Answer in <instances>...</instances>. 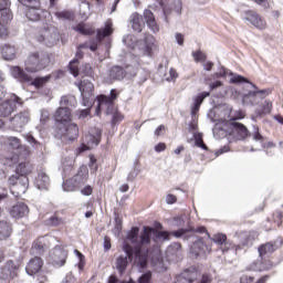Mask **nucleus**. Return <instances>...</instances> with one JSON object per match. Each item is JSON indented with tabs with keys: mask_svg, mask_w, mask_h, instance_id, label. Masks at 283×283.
<instances>
[{
	"mask_svg": "<svg viewBox=\"0 0 283 283\" xmlns=\"http://www.w3.org/2000/svg\"><path fill=\"white\" fill-rule=\"evenodd\" d=\"M190 251L192 255H202L207 251V245L202 239H199L191 245Z\"/></svg>",
	"mask_w": 283,
	"mask_h": 283,
	"instance_id": "obj_34",
	"label": "nucleus"
},
{
	"mask_svg": "<svg viewBox=\"0 0 283 283\" xmlns=\"http://www.w3.org/2000/svg\"><path fill=\"white\" fill-rule=\"evenodd\" d=\"M269 94H271V91L269 88L260 91H250L248 94L243 96V101H249V98H251L252 101H255V98L262 101V98H266Z\"/></svg>",
	"mask_w": 283,
	"mask_h": 283,
	"instance_id": "obj_31",
	"label": "nucleus"
},
{
	"mask_svg": "<svg viewBox=\"0 0 283 283\" xmlns=\"http://www.w3.org/2000/svg\"><path fill=\"white\" fill-rule=\"evenodd\" d=\"M9 146L12 147V149H21V139L18 137H9L8 138Z\"/></svg>",
	"mask_w": 283,
	"mask_h": 283,
	"instance_id": "obj_52",
	"label": "nucleus"
},
{
	"mask_svg": "<svg viewBox=\"0 0 283 283\" xmlns=\"http://www.w3.org/2000/svg\"><path fill=\"white\" fill-rule=\"evenodd\" d=\"M3 4L0 7V23H9L12 19V11L10 10V0H2Z\"/></svg>",
	"mask_w": 283,
	"mask_h": 283,
	"instance_id": "obj_23",
	"label": "nucleus"
},
{
	"mask_svg": "<svg viewBox=\"0 0 283 283\" xmlns=\"http://www.w3.org/2000/svg\"><path fill=\"white\" fill-rule=\"evenodd\" d=\"M76 63H78V61L73 60L69 64V70L71 72V74H73V76H76L78 74V64H76Z\"/></svg>",
	"mask_w": 283,
	"mask_h": 283,
	"instance_id": "obj_53",
	"label": "nucleus"
},
{
	"mask_svg": "<svg viewBox=\"0 0 283 283\" xmlns=\"http://www.w3.org/2000/svg\"><path fill=\"white\" fill-rule=\"evenodd\" d=\"M101 129L95 128L92 132L88 133V135H85L84 143L78 148L81 153L87 151L88 149H93V147H96L98 143H101Z\"/></svg>",
	"mask_w": 283,
	"mask_h": 283,
	"instance_id": "obj_10",
	"label": "nucleus"
},
{
	"mask_svg": "<svg viewBox=\"0 0 283 283\" xmlns=\"http://www.w3.org/2000/svg\"><path fill=\"white\" fill-rule=\"evenodd\" d=\"M9 185H11V193L15 196V198H21L28 191V187L30 185V180L28 176H11L9 178Z\"/></svg>",
	"mask_w": 283,
	"mask_h": 283,
	"instance_id": "obj_5",
	"label": "nucleus"
},
{
	"mask_svg": "<svg viewBox=\"0 0 283 283\" xmlns=\"http://www.w3.org/2000/svg\"><path fill=\"white\" fill-rule=\"evenodd\" d=\"M55 17H57L60 21H72L74 13L72 11H59L55 13Z\"/></svg>",
	"mask_w": 283,
	"mask_h": 283,
	"instance_id": "obj_42",
	"label": "nucleus"
},
{
	"mask_svg": "<svg viewBox=\"0 0 283 283\" xmlns=\"http://www.w3.org/2000/svg\"><path fill=\"white\" fill-rule=\"evenodd\" d=\"M8 36V27L0 22V39H6Z\"/></svg>",
	"mask_w": 283,
	"mask_h": 283,
	"instance_id": "obj_60",
	"label": "nucleus"
},
{
	"mask_svg": "<svg viewBox=\"0 0 283 283\" xmlns=\"http://www.w3.org/2000/svg\"><path fill=\"white\" fill-rule=\"evenodd\" d=\"M145 46L148 53L151 52V50H155L157 48L156 45V39L153 35H147L145 38Z\"/></svg>",
	"mask_w": 283,
	"mask_h": 283,
	"instance_id": "obj_41",
	"label": "nucleus"
},
{
	"mask_svg": "<svg viewBox=\"0 0 283 283\" xmlns=\"http://www.w3.org/2000/svg\"><path fill=\"white\" fill-rule=\"evenodd\" d=\"M24 138H25L27 143H29L33 147H39L40 144L36 140V138H34V136H32V134H25Z\"/></svg>",
	"mask_w": 283,
	"mask_h": 283,
	"instance_id": "obj_55",
	"label": "nucleus"
},
{
	"mask_svg": "<svg viewBox=\"0 0 283 283\" xmlns=\"http://www.w3.org/2000/svg\"><path fill=\"white\" fill-rule=\"evenodd\" d=\"M12 233V226L8 221H0V240L10 238Z\"/></svg>",
	"mask_w": 283,
	"mask_h": 283,
	"instance_id": "obj_37",
	"label": "nucleus"
},
{
	"mask_svg": "<svg viewBox=\"0 0 283 283\" xmlns=\"http://www.w3.org/2000/svg\"><path fill=\"white\" fill-rule=\"evenodd\" d=\"M19 269V264H15L14 261H8L2 268V273L7 277H14L17 275V270Z\"/></svg>",
	"mask_w": 283,
	"mask_h": 283,
	"instance_id": "obj_32",
	"label": "nucleus"
},
{
	"mask_svg": "<svg viewBox=\"0 0 283 283\" xmlns=\"http://www.w3.org/2000/svg\"><path fill=\"white\" fill-rule=\"evenodd\" d=\"M240 283H253V276L243 275L240 279Z\"/></svg>",
	"mask_w": 283,
	"mask_h": 283,
	"instance_id": "obj_64",
	"label": "nucleus"
},
{
	"mask_svg": "<svg viewBox=\"0 0 283 283\" xmlns=\"http://www.w3.org/2000/svg\"><path fill=\"white\" fill-rule=\"evenodd\" d=\"M230 83L233 84H238V83H249L250 85H252V87L254 90H258V86H255V84L251 83L247 77L242 76V75H233L230 80Z\"/></svg>",
	"mask_w": 283,
	"mask_h": 283,
	"instance_id": "obj_40",
	"label": "nucleus"
},
{
	"mask_svg": "<svg viewBox=\"0 0 283 283\" xmlns=\"http://www.w3.org/2000/svg\"><path fill=\"white\" fill-rule=\"evenodd\" d=\"M17 105H23V99L17 95H12L10 99L0 104V117L8 118L17 109Z\"/></svg>",
	"mask_w": 283,
	"mask_h": 283,
	"instance_id": "obj_8",
	"label": "nucleus"
},
{
	"mask_svg": "<svg viewBox=\"0 0 283 283\" xmlns=\"http://www.w3.org/2000/svg\"><path fill=\"white\" fill-rule=\"evenodd\" d=\"M139 231L140 230L138 228H132L127 232V237L123 244L124 253L115 258L114 266L120 274L125 273L127 270L132 255H134V266H137L138 269H146L147 258L149 254L146 247L149 244L151 238H155L159 242L169 240V233H167V231H158L149 227H144L143 233L138 237Z\"/></svg>",
	"mask_w": 283,
	"mask_h": 283,
	"instance_id": "obj_1",
	"label": "nucleus"
},
{
	"mask_svg": "<svg viewBox=\"0 0 283 283\" xmlns=\"http://www.w3.org/2000/svg\"><path fill=\"white\" fill-rule=\"evenodd\" d=\"M41 266H43V261L41 260V258L35 256L29 261L25 271L28 275H35V273H39V271H41Z\"/></svg>",
	"mask_w": 283,
	"mask_h": 283,
	"instance_id": "obj_25",
	"label": "nucleus"
},
{
	"mask_svg": "<svg viewBox=\"0 0 283 283\" xmlns=\"http://www.w3.org/2000/svg\"><path fill=\"white\" fill-rule=\"evenodd\" d=\"M1 53L4 61H14V59L17 57V49L10 44H6L2 48Z\"/></svg>",
	"mask_w": 283,
	"mask_h": 283,
	"instance_id": "obj_33",
	"label": "nucleus"
},
{
	"mask_svg": "<svg viewBox=\"0 0 283 283\" xmlns=\"http://www.w3.org/2000/svg\"><path fill=\"white\" fill-rule=\"evenodd\" d=\"M168 233V239L169 235H174V238H182V235H187V233H207V228L206 227H198L197 229H179L172 232H167Z\"/></svg>",
	"mask_w": 283,
	"mask_h": 283,
	"instance_id": "obj_24",
	"label": "nucleus"
},
{
	"mask_svg": "<svg viewBox=\"0 0 283 283\" xmlns=\"http://www.w3.org/2000/svg\"><path fill=\"white\" fill-rule=\"evenodd\" d=\"M36 39L40 43H46V45H54V43L59 41V31L54 25L48 24L39 32Z\"/></svg>",
	"mask_w": 283,
	"mask_h": 283,
	"instance_id": "obj_6",
	"label": "nucleus"
},
{
	"mask_svg": "<svg viewBox=\"0 0 283 283\" xmlns=\"http://www.w3.org/2000/svg\"><path fill=\"white\" fill-rule=\"evenodd\" d=\"M34 185L36 189L45 190L50 187V176L45 171H40L35 178Z\"/></svg>",
	"mask_w": 283,
	"mask_h": 283,
	"instance_id": "obj_26",
	"label": "nucleus"
},
{
	"mask_svg": "<svg viewBox=\"0 0 283 283\" xmlns=\"http://www.w3.org/2000/svg\"><path fill=\"white\" fill-rule=\"evenodd\" d=\"M94 189L92 188V186H85L82 190L81 193L82 196H92Z\"/></svg>",
	"mask_w": 283,
	"mask_h": 283,
	"instance_id": "obj_61",
	"label": "nucleus"
},
{
	"mask_svg": "<svg viewBox=\"0 0 283 283\" xmlns=\"http://www.w3.org/2000/svg\"><path fill=\"white\" fill-rule=\"evenodd\" d=\"M80 14L84 21L87 20V17H90V2L82 1Z\"/></svg>",
	"mask_w": 283,
	"mask_h": 283,
	"instance_id": "obj_44",
	"label": "nucleus"
},
{
	"mask_svg": "<svg viewBox=\"0 0 283 283\" xmlns=\"http://www.w3.org/2000/svg\"><path fill=\"white\" fill-rule=\"evenodd\" d=\"M50 78H52V75L35 77L34 80H32L31 77V82H29V85H33V87H35L36 90H41V87L50 83Z\"/></svg>",
	"mask_w": 283,
	"mask_h": 283,
	"instance_id": "obj_36",
	"label": "nucleus"
},
{
	"mask_svg": "<svg viewBox=\"0 0 283 283\" xmlns=\"http://www.w3.org/2000/svg\"><path fill=\"white\" fill-rule=\"evenodd\" d=\"M123 43L125 45H127L128 48L134 49V48H136V38L132 34H128L123 39Z\"/></svg>",
	"mask_w": 283,
	"mask_h": 283,
	"instance_id": "obj_50",
	"label": "nucleus"
},
{
	"mask_svg": "<svg viewBox=\"0 0 283 283\" xmlns=\"http://www.w3.org/2000/svg\"><path fill=\"white\" fill-rule=\"evenodd\" d=\"M10 74L13 78H17L20 83H32V76L25 73L20 66H11Z\"/></svg>",
	"mask_w": 283,
	"mask_h": 283,
	"instance_id": "obj_19",
	"label": "nucleus"
},
{
	"mask_svg": "<svg viewBox=\"0 0 283 283\" xmlns=\"http://www.w3.org/2000/svg\"><path fill=\"white\" fill-rule=\"evenodd\" d=\"M114 33V24L112 23V20H107L105 22L104 28H101L97 30V39L102 41L106 36H111V34Z\"/></svg>",
	"mask_w": 283,
	"mask_h": 283,
	"instance_id": "obj_30",
	"label": "nucleus"
},
{
	"mask_svg": "<svg viewBox=\"0 0 283 283\" xmlns=\"http://www.w3.org/2000/svg\"><path fill=\"white\" fill-rule=\"evenodd\" d=\"M150 281H151V272H150V271L144 273V274L138 279V283H149Z\"/></svg>",
	"mask_w": 283,
	"mask_h": 283,
	"instance_id": "obj_56",
	"label": "nucleus"
},
{
	"mask_svg": "<svg viewBox=\"0 0 283 283\" xmlns=\"http://www.w3.org/2000/svg\"><path fill=\"white\" fill-rule=\"evenodd\" d=\"M210 96L209 92H202L195 98V104L191 108L192 116H196L198 112L200 111V105H202L205 98H208Z\"/></svg>",
	"mask_w": 283,
	"mask_h": 283,
	"instance_id": "obj_35",
	"label": "nucleus"
},
{
	"mask_svg": "<svg viewBox=\"0 0 283 283\" xmlns=\"http://www.w3.org/2000/svg\"><path fill=\"white\" fill-rule=\"evenodd\" d=\"M52 264L55 266H64L67 260V251L56 247L51 255Z\"/></svg>",
	"mask_w": 283,
	"mask_h": 283,
	"instance_id": "obj_18",
	"label": "nucleus"
},
{
	"mask_svg": "<svg viewBox=\"0 0 283 283\" xmlns=\"http://www.w3.org/2000/svg\"><path fill=\"white\" fill-rule=\"evenodd\" d=\"M43 248H44L43 238L35 240L31 248V254L41 255V253H43Z\"/></svg>",
	"mask_w": 283,
	"mask_h": 283,
	"instance_id": "obj_38",
	"label": "nucleus"
},
{
	"mask_svg": "<svg viewBox=\"0 0 283 283\" xmlns=\"http://www.w3.org/2000/svg\"><path fill=\"white\" fill-rule=\"evenodd\" d=\"M74 254L80 260L77 264L80 271H83V269H85V255H83V253H81L78 250H74Z\"/></svg>",
	"mask_w": 283,
	"mask_h": 283,
	"instance_id": "obj_51",
	"label": "nucleus"
},
{
	"mask_svg": "<svg viewBox=\"0 0 283 283\" xmlns=\"http://www.w3.org/2000/svg\"><path fill=\"white\" fill-rule=\"evenodd\" d=\"M282 244V240L275 241L274 244L269 242L259 247V255L262 258L264 255H271L275 249Z\"/></svg>",
	"mask_w": 283,
	"mask_h": 283,
	"instance_id": "obj_29",
	"label": "nucleus"
},
{
	"mask_svg": "<svg viewBox=\"0 0 283 283\" xmlns=\"http://www.w3.org/2000/svg\"><path fill=\"white\" fill-rule=\"evenodd\" d=\"M63 223V219H60L59 217H51L48 220L49 227H59Z\"/></svg>",
	"mask_w": 283,
	"mask_h": 283,
	"instance_id": "obj_54",
	"label": "nucleus"
},
{
	"mask_svg": "<svg viewBox=\"0 0 283 283\" xmlns=\"http://www.w3.org/2000/svg\"><path fill=\"white\" fill-rule=\"evenodd\" d=\"M108 283H134V280L130 279L129 282H123V281L116 279V276H111L108 279Z\"/></svg>",
	"mask_w": 283,
	"mask_h": 283,
	"instance_id": "obj_63",
	"label": "nucleus"
},
{
	"mask_svg": "<svg viewBox=\"0 0 283 283\" xmlns=\"http://www.w3.org/2000/svg\"><path fill=\"white\" fill-rule=\"evenodd\" d=\"M237 238L241 247H249L258 238V233L253 231H241L237 233Z\"/></svg>",
	"mask_w": 283,
	"mask_h": 283,
	"instance_id": "obj_20",
	"label": "nucleus"
},
{
	"mask_svg": "<svg viewBox=\"0 0 283 283\" xmlns=\"http://www.w3.org/2000/svg\"><path fill=\"white\" fill-rule=\"evenodd\" d=\"M77 87L82 94L83 106L92 107V105H94V99H91L94 92V84L90 82V80H84L77 85Z\"/></svg>",
	"mask_w": 283,
	"mask_h": 283,
	"instance_id": "obj_9",
	"label": "nucleus"
},
{
	"mask_svg": "<svg viewBox=\"0 0 283 283\" xmlns=\"http://www.w3.org/2000/svg\"><path fill=\"white\" fill-rule=\"evenodd\" d=\"M63 191H75L78 186L73 181V179H69L62 185Z\"/></svg>",
	"mask_w": 283,
	"mask_h": 283,
	"instance_id": "obj_47",
	"label": "nucleus"
},
{
	"mask_svg": "<svg viewBox=\"0 0 283 283\" xmlns=\"http://www.w3.org/2000/svg\"><path fill=\"white\" fill-rule=\"evenodd\" d=\"M192 56L196 63H205V61H207V54L200 50L192 52Z\"/></svg>",
	"mask_w": 283,
	"mask_h": 283,
	"instance_id": "obj_49",
	"label": "nucleus"
},
{
	"mask_svg": "<svg viewBox=\"0 0 283 283\" xmlns=\"http://www.w3.org/2000/svg\"><path fill=\"white\" fill-rule=\"evenodd\" d=\"M87 178H90V171L87 170V167L82 166L77 174L71 179H73L75 186L81 187V185H85V182H87Z\"/></svg>",
	"mask_w": 283,
	"mask_h": 283,
	"instance_id": "obj_27",
	"label": "nucleus"
},
{
	"mask_svg": "<svg viewBox=\"0 0 283 283\" xmlns=\"http://www.w3.org/2000/svg\"><path fill=\"white\" fill-rule=\"evenodd\" d=\"M144 19H145V22L147 23L149 30H151V32H154L155 34L160 32V28L158 27V23L156 22V17L154 15V12L146 9L144 11Z\"/></svg>",
	"mask_w": 283,
	"mask_h": 283,
	"instance_id": "obj_22",
	"label": "nucleus"
},
{
	"mask_svg": "<svg viewBox=\"0 0 283 283\" xmlns=\"http://www.w3.org/2000/svg\"><path fill=\"white\" fill-rule=\"evenodd\" d=\"M272 108H273V103L265 101L263 103L262 114H271Z\"/></svg>",
	"mask_w": 283,
	"mask_h": 283,
	"instance_id": "obj_57",
	"label": "nucleus"
},
{
	"mask_svg": "<svg viewBox=\"0 0 283 283\" xmlns=\"http://www.w3.org/2000/svg\"><path fill=\"white\" fill-rule=\"evenodd\" d=\"M29 213H30V209L23 202L17 203L10 210V216L17 219L25 218V216H28Z\"/></svg>",
	"mask_w": 283,
	"mask_h": 283,
	"instance_id": "obj_21",
	"label": "nucleus"
},
{
	"mask_svg": "<svg viewBox=\"0 0 283 283\" xmlns=\"http://www.w3.org/2000/svg\"><path fill=\"white\" fill-rule=\"evenodd\" d=\"M211 240H212V242H214V244L222 247V244H227V234L217 233L211 238Z\"/></svg>",
	"mask_w": 283,
	"mask_h": 283,
	"instance_id": "obj_46",
	"label": "nucleus"
},
{
	"mask_svg": "<svg viewBox=\"0 0 283 283\" xmlns=\"http://www.w3.org/2000/svg\"><path fill=\"white\" fill-rule=\"evenodd\" d=\"M126 74H130V76H134V74H136V67L132 65H126V69L123 70V67L120 66H113L109 70L108 76L111 81H123Z\"/></svg>",
	"mask_w": 283,
	"mask_h": 283,
	"instance_id": "obj_12",
	"label": "nucleus"
},
{
	"mask_svg": "<svg viewBox=\"0 0 283 283\" xmlns=\"http://www.w3.org/2000/svg\"><path fill=\"white\" fill-rule=\"evenodd\" d=\"M176 78H178V73L176 72V70L170 69V71H169V76L166 77V81H168L169 83H171V81H176Z\"/></svg>",
	"mask_w": 283,
	"mask_h": 283,
	"instance_id": "obj_59",
	"label": "nucleus"
},
{
	"mask_svg": "<svg viewBox=\"0 0 283 283\" xmlns=\"http://www.w3.org/2000/svg\"><path fill=\"white\" fill-rule=\"evenodd\" d=\"M15 171L20 176H27L32 172V165L30 163H21L18 165Z\"/></svg>",
	"mask_w": 283,
	"mask_h": 283,
	"instance_id": "obj_39",
	"label": "nucleus"
},
{
	"mask_svg": "<svg viewBox=\"0 0 283 283\" xmlns=\"http://www.w3.org/2000/svg\"><path fill=\"white\" fill-rule=\"evenodd\" d=\"M122 231H123V219H120V217L118 216H115V227L113 229V233L115 238H118Z\"/></svg>",
	"mask_w": 283,
	"mask_h": 283,
	"instance_id": "obj_43",
	"label": "nucleus"
},
{
	"mask_svg": "<svg viewBox=\"0 0 283 283\" xmlns=\"http://www.w3.org/2000/svg\"><path fill=\"white\" fill-rule=\"evenodd\" d=\"M151 266L155 268L157 273H165L167 271V265L165 264V260H163V254L160 253V249L156 248L153 252L149 253Z\"/></svg>",
	"mask_w": 283,
	"mask_h": 283,
	"instance_id": "obj_15",
	"label": "nucleus"
},
{
	"mask_svg": "<svg viewBox=\"0 0 283 283\" xmlns=\"http://www.w3.org/2000/svg\"><path fill=\"white\" fill-rule=\"evenodd\" d=\"M129 23L134 32H143V28H145V21L143 20V15L138 13H133L130 15Z\"/></svg>",
	"mask_w": 283,
	"mask_h": 283,
	"instance_id": "obj_28",
	"label": "nucleus"
},
{
	"mask_svg": "<svg viewBox=\"0 0 283 283\" xmlns=\"http://www.w3.org/2000/svg\"><path fill=\"white\" fill-rule=\"evenodd\" d=\"M82 72L83 74H85V76H93L94 72L92 71V66L90 64H85L82 67Z\"/></svg>",
	"mask_w": 283,
	"mask_h": 283,
	"instance_id": "obj_58",
	"label": "nucleus"
},
{
	"mask_svg": "<svg viewBox=\"0 0 283 283\" xmlns=\"http://www.w3.org/2000/svg\"><path fill=\"white\" fill-rule=\"evenodd\" d=\"M60 107L54 113V120L59 125L65 126L72 123V111L70 107H76V97L63 96L60 101Z\"/></svg>",
	"mask_w": 283,
	"mask_h": 283,
	"instance_id": "obj_3",
	"label": "nucleus"
},
{
	"mask_svg": "<svg viewBox=\"0 0 283 283\" xmlns=\"http://www.w3.org/2000/svg\"><path fill=\"white\" fill-rule=\"evenodd\" d=\"M19 3L25 6L28 9L27 11V19L29 21H39L41 19V1L40 0H18Z\"/></svg>",
	"mask_w": 283,
	"mask_h": 283,
	"instance_id": "obj_7",
	"label": "nucleus"
},
{
	"mask_svg": "<svg viewBox=\"0 0 283 283\" xmlns=\"http://www.w3.org/2000/svg\"><path fill=\"white\" fill-rule=\"evenodd\" d=\"M28 123H30V112L28 111L20 112L10 119L11 127L14 132H23Z\"/></svg>",
	"mask_w": 283,
	"mask_h": 283,
	"instance_id": "obj_11",
	"label": "nucleus"
},
{
	"mask_svg": "<svg viewBox=\"0 0 283 283\" xmlns=\"http://www.w3.org/2000/svg\"><path fill=\"white\" fill-rule=\"evenodd\" d=\"M193 138H195L196 147H200L201 149H206V150L208 149L207 145H205V142L202 140V134L195 133Z\"/></svg>",
	"mask_w": 283,
	"mask_h": 283,
	"instance_id": "obj_48",
	"label": "nucleus"
},
{
	"mask_svg": "<svg viewBox=\"0 0 283 283\" xmlns=\"http://www.w3.org/2000/svg\"><path fill=\"white\" fill-rule=\"evenodd\" d=\"M245 20L251 23L256 30H266V20L256 12L250 11L247 13Z\"/></svg>",
	"mask_w": 283,
	"mask_h": 283,
	"instance_id": "obj_17",
	"label": "nucleus"
},
{
	"mask_svg": "<svg viewBox=\"0 0 283 283\" xmlns=\"http://www.w3.org/2000/svg\"><path fill=\"white\" fill-rule=\"evenodd\" d=\"M60 134L65 140H76L78 138V125L70 122L65 126L60 127Z\"/></svg>",
	"mask_w": 283,
	"mask_h": 283,
	"instance_id": "obj_16",
	"label": "nucleus"
},
{
	"mask_svg": "<svg viewBox=\"0 0 283 283\" xmlns=\"http://www.w3.org/2000/svg\"><path fill=\"white\" fill-rule=\"evenodd\" d=\"M199 276L200 272L196 268H189L176 276L175 283H193Z\"/></svg>",
	"mask_w": 283,
	"mask_h": 283,
	"instance_id": "obj_14",
	"label": "nucleus"
},
{
	"mask_svg": "<svg viewBox=\"0 0 283 283\" xmlns=\"http://www.w3.org/2000/svg\"><path fill=\"white\" fill-rule=\"evenodd\" d=\"M177 200H178V198H176V196H174V195H167L166 196L167 205H174V203L177 202Z\"/></svg>",
	"mask_w": 283,
	"mask_h": 283,
	"instance_id": "obj_62",
	"label": "nucleus"
},
{
	"mask_svg": "<svg viewBox=\"0 0 283 283\" xmlns=\"http://www.w3.org/2000/svg\"><path fill=\"white\" fill-rule=\"evenodd\" d=\"M118 98V92L116 90H111V95H99L97 97V108L96 115L101 114V112H105V114H113L112 120L113 125L116 123H120L123 120V115L120 113L114 112V102Z\"/></svg>",
	"mask_w": 283,
	"mask_h": 283,
	"instance_id": "obj_2",
	"label": "nucleus"
},
{
	"mask_svg": "<svg viewBox=\"0 0 283 283\" xmlns=\"http://www.w3.org/2000/svg\"><path fill=\"white\" fill-rule=\"evenodd\" d=\"M46 65H50V56L44 52L30 53L24 61V70L30 74L45 70Z\"/></svg>",
	"mask_w": 283,
	"mask_h": 283,
	"instance_id": "obj_4",
	"label": "nucleus"
},
{
	"mask_svg": "<svg viewBox=\"0 0 283 283\" xmlns=\"http://www.w3.org/2000/svg\"><path fill=\"white\" fill-rule=\"evenodd\" d=\"M76 32H80V34L90 35L94 34V29L87 28V25L80 23L75 27Z\"/></svg>",
	"mask_w": 283,
	"mask_h": 283,
	"instance_id": "obj_45",
	"label": "nucleus"
},
{
	"mask_svg": "<svg viewBox=\"0 0 283 283\" xmlns=\"http://www.w3.org/2000/svg\"><path fill=\"white\" fill-rule=\"evenodd\" d=\"M229 129L230 136H233L237 140H244L249 136V129L242 123L230 122Z\"/></svg>",
	"mask_w": 283,
	"mask_h": 283,
	"instance_id": "obj_13",
	"label": "nucleus"
}]
</instances>
